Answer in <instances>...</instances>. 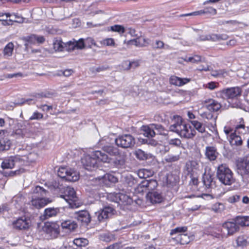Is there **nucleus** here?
<instances>
[{
    "label": "nucleus",
    "mask_w": 249,
    "mask_h": 249,
    "mask_svg": "<svg viewBox=\"0 0 249 249\" xmlns=\"http://www.w3.org/2000/svg\"><path fill=\"white\" fill-rule=\"evenodd\" d=\"M34 101V100L32 99H27L22 98L20 99V102L16 103L17 105L21 106L24 104H28V105L31 104L32 102Z\"/></svg>",
    "instance_id": "nucleus-56"
},
{
    "label": "nucleus",
    "mask_w": 249,
    "mask_h": 249,
    "mask_svg": "<svg viewBox=\"0 0 249 249\" xmlns=\"http://www.w3.org/2000/svg\"><path fill=\"white\" fill-rule=\"evenodd\" d=\"M111 159L106 154L101 151H95L92 156H86L81 159L84 168L89 171H92L97 167V161L109 162Z\"/></svg>",
    "instance_id": "nucleus-3"
},
{
    "label": "nucleus",
    "mask_w": 249,
    "mask_h": 249,
    "mask_svg": "<svg viewBox=\"0 0 249 249\" xmlns=\"http://www.w3.org/2000/svg\"><path fill=\"white\" fill-rule=\"evenodd\" d=\"M105 179L108 180L109 182L112 183H116L118 182V178L114 176L111 174H106L104 176Z\"/></svg>",
    "instance_id": "nucleus-52"
},
{
    "label": "nucleus",
    "mask_w": 249,
    "mask_h": 249,
    "mask_svg": "<svg viewBox=\"0 0 249 249\" xmlns=\"http://www.w3.org/2000/svg\"><path fill=\"white\" fill-rule=\"evenodd\" d=\"M224 132L226 134L228 140H229V136L230 135V134L234 133V131L231 128H230L229 127H227V126L224 127Z\"/></svg>",
    "instance_id": "nucleus-63"
},
{
    "label": "nucleus",
    "mask_w": 249,
    "mask_h": 249,
    "mask_svg": "<svg viewBox=\"0 0 249 249\" xmlns=\"http://www.w3.org/2000/svg\"><path fill=\"white\" fill-rule=\"evenodd\" d=\"M86 46L91 48L92 45H96V43L92 38H87L85 41Z\"/></svg>",
    "instance_id": "nucleus-59"
},
{
    "label": "nucleus",
    "mask_w": 249,
    "mask_h": 249,
    "mask_svg": "<svg viewBox=\"0 0 249 249\" xmlns=\"http://www.w3.org/2000/svg\"><path fill=\"white\" fill-rule=\"evenodd\" d=\"M58 176L69 181H76L79 179V174L73 169L60 167L57 172Z\"/></svg>",
    "instance_id": "nucleus-8"
},
{
    "label": "nucleus",
    "mask_w": 249,
    "mask_h": 249,
    "mask_svg": "<svg viewBox=\"0 0 249 249\" xmlns=\"http://www.w3.org/2000/svg\"><path fill=\"white\" fill-rule=\"evenodd\" d=\"M181 59L184 61L192 63H198L201 61V57L198 55H195L192 57H186L185 58H181Z\"/></svg>",
    "instance_id": "nucleus-43"
},
{
    "label": "nucleus",
    "mask_w": 249,
    "mask_h": 249,
    "mask_svg": "<svg viewBox=\"0 0 249 249\" xmlns=\"http://www.w3.org/2000/svg\"><path fill=\"white\" fill-rule=\"evenodd\" d=\"M154 124L150 125H142L141 127V134H143L147 138L144 139L143 141L148 144L155 146L156 145V142L152 138L154 137L155 135V132L154 130L153 126Z\"/></svg>",
    "instance_id": "nucleus-12"
},
{
    "label": "nucleus",
    "mask_w": 249,
    "mask_h": 249,
    "mask_svg": "<svg viewBox=\"0 0 249 249\" xmlns=\"http://www.w3.org/2000/svg\"><path fill=\"white\" fill-rule=\"evenodd\" d=\"M84 39L80 38L78 41H69L68 42V51L73 50L75 49H82L86 47Z\"/></svg>",
    "instance_id": "nucleus-26"
},
{
    "label": "nucleus",
    "mask_w": 249,
    "mask_h": 249,
    "mask_svg": "<svg viewBox=\"0 0 249 249\" xmlns=\"http://www.w3.org/2000/svg\"><path fill=\"white\" fill-rule=\"evenodd\" d=\"M187 230V227L186 226L177 227L171 231L170 235H173L175 234L178 233L177 237V240L181 244H187L190 242L189 236L186 234L181 233L186 232Z\"/></svg>",
    "instance_id": "nucleus-13"
},
{
    "label": "nucleus",
    "mask_w": 249,
    "mask_h": 249,
    "mask_svg": "<svg viewBox=\"0 0 249 249\" xmlns=\"http://www.w3.org/2000/svg\"><path fill=\"white\" fill-rule=\"evenodd\" d=\"M216 177L225 185H230L234 182L231 170L225 164H221L217 167Z\"/></svg>",
    "instance_id": "nucleus-4"
},
{
    "label": "nucleus",
    "mask_w": 249,
    "mask_h": 249,
    "mask_svg": "<svg viewBox=\"0 0 249 249\" xmlns=\"http://www.w3.org/2000/svg\"><path fill=\"white\" fill-rule=\"evenodd\" d=\"M50 188L54 194L68 202L70 207H73L76 205L78 198L73 188L65 187L56 181L53 182Z\"/></svg>",
    "instance_id": "nucleus-1"
},
{
    "label": "nucleus",
    "mask_w": 249,
    "mask_h": 249,
    "mask_svg": "<svg viewBox=\"0 0 249 249\" xmlns=\"http://www.w3.org/2000/svg\"><path fill=\"white\" fill-rule=\"evenodd\" d=\"M204 8L207 14H211L213 15L216 14V10L212 7H206Z\"/></svg>",
    "instance_id": "nucleus-61"
},
{
    "label": "nucleus",
    "mask_w": 249,
    "mask_h": 249,
    "mask_svg": "<svg viewBox=\"0 0 249 249\" xmlns=\"http://www.w3.org/2000/svg\"><path fill=\"white\" fill-rule=\"evenodd\" d=\"M148 39H146L143 37H139L136 39H132L128 41V43L131 42L132 44H134L135 46L138 47H142L146 46L149 43L148 42Z\"/></svg>",
    "instance_id": "nucleus-34"
},
{
    "label": "nucleus",
    "mask_w": 249,
    "mask_h": 249,
    "mask_svg": "<svg viewBox=\"0 0 249 249\" xmlns=\"http://www.w3.org/2000/svg\"><path fill=\"white\" fill-rule=\"evenodd\" d=\"M102 236L104 237L103 240L106 242H109L114 238L113 235L109 234H105Z\"/></svg>",
    "instance_id": "nucleus-62"
},
{
    "label": "nucleus",
    "mask_w": 249,
    "mask_h": 249,
    "mask_svg": "<svg viewBox=\"0 0 249 249\" xmlns=\"http://www.w3.org/2000/svg\"><path fill=\"white\" fill-rule=\"evenodd\" d=\"M156 180H150L147 181L146 185V187L150 190L146 195V200L147 203L151 204H154L156 203V191L155 188L156 187Z\"/></svg>",
    "instance_id": "nucleus-16"
},
{
    "label": "nucleus",
    "mask_w": 249,
    "mask_h": 249,
    "mask_svg": "<svg viewBox=\"0 0 249 249\" xmlns=\"http://www.w3.org/2000/svg\"><path fill=\"white\" fill-rule=\"evenodd\" d=\"M121 67L124 70L128 71L131 69V64L129 61H124L122 62Z\"/></svg>",
    "instance_id": "nucleus-58"
},
{
    "label": "nucleus",
    "mask_w": 249,
    "mask_h": 249,
    "mask_svg": "<svg viewBox=\"0 0 249 249\" xmlns=\"http://www.w3.org/2000/svg\"><path fill=\"white\" fill-rule=\"evenodd\" d=\"M88 240L86 238H79L75 239L73 243L77 247H84L88 244Z\"/></svg>",
    "instance_id": "nucleus-44"
},
{
    "label": "nucleus",
    "mask_w": 249,
    "mask_h": 249,
    "mask_svg": "<svg viewBox=\"0 0 249 249\" xmlns=\"http://www.w3.org/2000/svg\"><path fill=\"white\" fill-rule=\"evenodd\" d=\"M60 213V209L58 208H49L45 210L44 217L45 219L56 216Z\"/></svg>",
    "instance_id": "nucleus-30"
},
{
    "label": "nucleus",
    "mask_w": 249,
    "mask_h": 249,
    "mask_svg": "<svg viewBox=\"0 0 249 249\" xmlns=\"http://www.w3.org/2000/svg\"><path fill=\"white\" fill-rule=\"evenodd\" d=\"M108 198L112 201L124 205H130L134 201L130 195L124 194L123 192L111 193L108 196Z\"/></svg>",
    "instance_id": "nucleus-7"
},
{
    "label": "nucleus",
    "mask_w": 249,
    "mask_h": 249,
    "mask_svg": "<svg viewBox=\"0 0 249 249\" xmlns=\"http://www.w3.org/2000/svg\"><path fill=\"white\" fill-rule=\"evenodd\" d=\"M104 152L108 153L110 156H117L120 154L119 149L115 146L112 145H106L103 147Z\"/></svg>",
    "instance_id": "nucleus-31"
},
{
    "label": "nucleus",
    "mask_w": 249,
    "mask_h": 249,
    "mask_svg": "<svg viewBox=\"0 0 249 249\" xmlns=\"http://www.w3.org/2000/svg\"><path fill=\"white\" fill-rule=\"evenodd\" d=\"M25 160L19 155L10 156L5 158L1 163V167L2 169H12L16 165L18 166L23 165Z\"/></svg>",
    "instance_id": "nucleus-6"
},
{
    "label": "nucleus",
    "mask_w": 249,
    "mask_h": 249,
    "mask_svg": "<svg viewBox=\"0 0 249 249\" xmlns=\"http://www.w3.org/2000/svg\"><path fill=\"white\" fill-rule=\"evenodd\" d=\"M11 144L10 141L7 139L0 140V152L9 150Z\"/></svg>",
    "instance_id": "nucleus-37"
},
{
    "label": "nucleus",
    "mask_w": 249,
    "mask_h": 249,
    "mask_svg": "<svg viewBox=\"0 0 249 249\" xmlns=\"http://www.w3.org/2000/svg\"><path fill=\"white\" fill-rule=\"evenodd\" d=\"M116 157V158L114 161L115 165L117 166H121L124 165L125 161V155L124 153L120 152V154Z\"/></svg>",
    "instance_id": "nucleus-36"
},
{
    "label": "nucleus",
    "mask_w": 249,
    "mask_h": 249,
    "mask_svg": "<svg viewBox=\"0 0 249 249\" xmlns=\"http://www.w3.org/2000/svg\"><path fill=\"white\" fill-rule=\"evenodd\" d=\"M168 117L164 114H161L158 115L157 120L159 122H163L165 125L168 124Z\"/></svg>",
    "instance_id": "nucleus-50"
},
{
    "label": "nucleus",
    "mask_w": 249,
    "mask_h": 249,
    "mask_svg": "<svg viewBox=\"0 0 249 249\" xmlns=\"http://www.w3.org/2000/svg\"><path fill=\"white\" fill-rule=\"evenodd\" d=\"M29 220L26 217H20L14 221L12 225L14 229L18 230H26L30 226Z\"/></svg>",
    "instance_id": "nucleus-19"
},
{
    "label": "nucleus",
    "mask_w": 249,
    "mask_h": 249,
    "mask_svg": "<svg viewBox=\"0 0 249 249\" xmlns=\"http://www.w3.org/2000/svg\"><path fill=\"white\" fill-rule=\"evenodd\" d=\"M236 243L238 246L244 247L248 245V238L245 236H240L236 239Z\"/></svg>",
    "instance_id": "nucleus-45"
},
{
    "label": "nucleus",
    "mask_w": 249,
    "mask_h": 249,
    "mask_svg": "<svg viewBox=\"0 0 249 249\" xmlns=\"http://www.w3.org/2000/svg\"><path fill=\"white\" fill-rule=\"evenodd\" d=\"M240 199V196L238 195H233V196L230 197L228 198V201L229 202H230L231 203H235L236 202L239 201Z\"/></svg>",
    "instance_id": "nucleus-55"
},
{
    "label": "nucleus",
    "mask_w": 249,
    "mask_h": 249,
    "mask_svg": "<svg viewBox=\"0 0 249 249\" xmlns=\"http://www.w3.org/2000/svg\"><path fill=\"white\" fill-rule=\"evenodd\" d=\"M114 210L110 206L105 207L102 210L95 213L94 217L100 222L105 220L114 214Z\"/></svg>",
    "instance_id": "nucleus-15"
},
{
    "label": "nucleus",
    "mask_w": 249,
    "mask_h": 249,
    "mask_svg": "<svg viewBox=\"0 0 249 249\" xmlns=\"http://www.w3.org/2000/svg\"><path fill=\"white\" fill-rule=\"evenodd\" d=\"M120 243H116L111 245L108 246L107 249H119L121 248Z\"/></svg>",
    "instance_id": "nucleus-64"
},
{
    "label": "nucleus",
    "mask_w": 249,
    "mask_h": 249,
    "mask_svg": "<svg viewBox=\"0 0 249 249\" xmlns=\"http://www.w3.org/2000/svg\"><path fill=\"white\" fill-rule=\"evenodd\" d=\"M218 84L215 82H209L205 85L206 88L213 90L217 87Z\"/></svg>",
    "instance_id": "nucleus-60"
},
{
    "label": "nucleus",
    "mask_w": 249,
    "mask_h": 249,
    "mask_svg": "<svg viewBox=\"0 0 249 249\" xmlns=\"http://www.w3.org/2000/svg\"><path fill=\"white\" fill-rule=\"evenodd\" d=\"M203 182L207 189L216 187V181L214 178L209 173H205L203 176Z\"/></svg>",
    "instance_id": "nucleus-22"
},
{
    "label": "nucleus",
    "mask_w": 249,
    "mask_h": 249,
    "mask_svg": "<svg viewBox=\"0 0 249 249\" xmlns=\"http://www.w3.org/2000/svg\"><path fill=\"white\" fill-rule=\"evenodd\" d=\"M219 93L223 98L232 99L241 96L242 89L238 87H235L223 89L220 91Z\"/></svg>",
    "instance_id": "nucleus-11"
},
{
    "label": "nucleus",
    "mask_w": 249,
    "mask_h": 249,
    "mask_svg": "<svg viewBox=\"0 0 249 249\" xmlns=\"http://www.w3.org/2000/svg\"><path fill=\"white\" fill-rule=\"evenodd\" d=\"M228 38V36L226 34H211L200 36L198 40L199 41L211 40L213 41H217L225 40Z\"/></svg>",
    "instance_id": "nucleus-17"
},
{
    "label": "nucleus",
    "mask_w": 249,
    "mask_h": 249,
    "mask_svg": "<svg viewBox=\"0 0 249 249\" xmlns=\"http://www.w3.org/2000/svg\"><path fill=\"white\" fill-rule=\"evenodd\" d=\"M211 210L215 213H221L225 210V206L222 203L216 202L212 205Z\"/></svg>",
    "instance_id": "nucleus-39"
},
{
    "label": "nucleus",
    "mask_w": 249,
    "mask_h": 249,
    "mask_svg": "<svg viewBox=\"0 0 249 249\" xmlns=\"http://www.w3.org/2000/svg\"><path fill=\"white\" fill-rule=\"evenodd\" d=\"M14 44L12 42L8 43L3 49V54L4 56H10L12 55L14 50Z\"/></svg>",
    "instance_id": "nucleus-41"
},
{
    "label": "nucleus",
    "mask_w": 249,
    "mask_h": 249,
    "mask_svg": "<svg viewBox=\"0 0 249 249\" xmlns=\"http://www.w3.org/2000/svg\"><path fill=\"white\" fill-rule=\"evenodd\" d=\"M33 193L36 195L35 196V197L43 198L42 197H44L47 195L48 192L43 187L39 186H36L33 189Z\"/></svg>",
    "instance_id": "nucleus-32"
},
{
    "label": "nucleus",
    "mask_w": 249,
    "mask_h": 249,
    "mask_svg": "<svg viewBox=\"0 0 249 249\" xmlns=\"http://www.w3.org/2000/svg\"><path fill=\"white\" fill-rule=\"evenodd\" d=\"M116 144L122 148H131L135 144V138L130 134L119 136L115 139Z\"/></svg>",
    "instance_id": "nucleus-9"
},
{
    "label": "nucleus",
    "mask_w": 249,
    "mask_h": 249,
    "mask_svg": "<svg viewBox=\"0 0 249 249\" xmlns=\"http://www.w3.org/2000/svg\"><path fill=\"white\" fill-rule=\"evenodd\" d=\"M110 31L114 32H117L120 35H122L126 31L125 28L121 25L115 24L110 26Z\"/></svg>",
    "instance_id": "nucleus-42"
},
{
    "label": "nucleus",
    "mask_w": 249,
    "mask_h": 249,
    "mask_svg": "<svg viewBox=\"0 0 249 249\" xmlns=\"http://www.w3.org/2000/svg\"><path fill=\"white\" fill-rule=\"evenodd\" d=\"M206 103H208L206 105L207 108L211 111H217L221 107V104L213 99H210Z\"/></svg>",
    "instance_id": "nucleus-29"
},
{
    "label": "nucleus",
    "mask_w": 249,
    "mask_h": 249,
    "mask_svg": "<svg viewBox=\"0 0 249 249\" xmlns=\"http://www.w3.org/2000/svg\"><path fill=\"white\" fill-rule=\"evenodd\" d=\"M52 202V200L49 198H38L33 199L31 201V204L34 208L39 209L45 206L47 204Z\"/></svg>",
    "instance_id": "nucleus-21"
},
{
    "label": "nucleus",
    "mask_w": 249,
    "mask_h": 249,
    "mask_svg": "<svg viewBox=\"0 0 249 249\" xmlns=\"http://www.w3.org/2000/svg\"><path fill=\"white\" fill-rule=\"evenodd\" d=\"M102 44L105 45L106 46H114L115 45V42L113 38H107L104 39L102 41Z\"/></svg>",
    "instance_id": "nucleus-51"
},
{
    "label": "nucleus",
    "mask_w": 249,
    "mask_h": 249,
    "mask_svg": "<svg viewBox=\"0 0 249 249\" xmlns=\"http://www.w3.org/2000/svg\"><path fill=\"white\" fill-rule=\"evenodd\" d=\"M61 227L63 229L67 230V231H71L75 230L77 227L75 222L71 220H67L61 223Z\"/></svg>",
    "instance_id": "nucleus-27"
},
{
    "label": "nucleus",
    "mask_w": 249,
    "mask_h": 249,
    "mask_svg": "<svg viewBox=\"0 0 249 249\" xmlns=\"http://www.w3.org/2000/svg\"><path fill=\"white\" fill-rule=\"evenodd\" d=\"M43 114L36 111L34 112L33 115L29 118V120L32 121L34 120H39L42 119Z\"/></svg>",
    "instance_id": "nucleus-47"
},
{
    "label": "nucleus",
    "mask_w": 249,
    "mask_h": 249,
    "mask_svg": "<svg viewBox=\"0 0 249 249\" xmlns=\"http://www.w3.org/2000/svg\"><path fill=\"white\" fill-rule=\"evenodd\" d=\"M190 122L196 129L200 133H203L205 132V126L201 123L196 120L191 121Z\"/></svg>",
    "instance_id": "nucleus-40"
},
{
    "label": "nucleus",
    "mask_w": 249,
    "mask_h": 249,
    "mask_svg": "<svg viewBox=\"0 0 249 249\" xmlns=\"http://www.w3.org/2000/svg\"><path fill=\"white\" fill-rule=\"evenodd\" d=\"M222 227L227 230V236L232 235L239 230V226L236 224L234 220L224 222Z\"/></svg>",
    "instance_id": "nucleus-18"
},
{
    "label": "nucleus",
    "mask_w": 249,
    "mask_h": 249,
    "mask_svg": "<svg viewBox=\"0 0 249 249\" xmlns=\"http://www.w3.org/2000/svg\"><path fill=\"white\" fill-rule=\"evenodd\" d=\"M75 218L83 225H88L91 221V217L87 211H82L75 213Z\"/></svg>",
    "instance_id": "nucleus-20"
},
{
    "label": "nucleus",
    "mask_w": 249,
    "mask_h": 249,
    "mask_svg": "<svg viewBox=\"0 0 249 249\" xmlns=\"http://www.w3.org/2000/svg\"><path fill=\"white\" fill-rule=\"evenodd\" d=\"M73 72V71L71 69H67L65 70L64 71H60L58 74H57L58 76L64 75L66 77H68L71 75V74Z\"/></svg>",
    "instance_id": "nucleus-54"
},
{
    "label": "nucleus",
    "mask_w": 249,
    "mask_h": 249,
    "mask_svg": "<svg viewBox=\"0 0 249 249\" xmlns=\"http://www.w3.org/2000/svg\"><path fill=\"white\" fill-rule=\"evenodd\" d=\"M234 220L238 226H249V216H237Z\"/></svg>",
    "instance_id": "nucleus-33"
},
{
    "label": "nucleus",
    "mask_w": 249,
    "mask_h": 249,
    "mask_svg": "<svg viewBox=\"0 0 249 249\" xmlns=\"http://www.w3.org/2000/svg\"><path fill=\"white\" fill-rule=\"evenodd\" d=\"M237 172L243 178L249 177V155L240 159L237 163Z\"/></svg>",
    "instance_id": "nucleus-10"
},
{
    "label": "nucleus",
    "mask_w": 249,
    "mask_h": 249,
    "mask_svg": "<svg viewBox=\"0 0 249 249\" xmlns=\"http://www.w3.org/2000/svg\"><path fill=\"white\" fill-rule=\"evenodd\" d=\"M172 121L173 124L169 127L171 131L175 132L180 137L186 139H193L196 135V130L190 125L183 124L181 117L174 116Z\"/></svg>",
    "instance_id": "nucleus-2"
},
{
    "label": "nucleus",
    "mask_w": 249,
    "mask_h": 249,
    "mask_svg": "<svg viewBox=\"0 0 249 249\" xmlns=\"http://www.w3.org/2000/svg\"><path fill=\"white\" fill-rule=\"evenodd\" d=\"M24 172V170L23 168H20L18 170L15 171H10L8 173H4L5 176L13 177L17 175H19Z\"/></svg>",
    "instance_id": "nucleus-48"
},
{
    "label": "nucleus",
    "mask_w": 249,
    "mask_h": 249,
    "mask_svg": "<svg viewBox=\"0 0 249 249\" xmlns=\"http://www.w3.org/2000/svg\"><path fill=\"white\" fill-rule=\"evenodd\" d=\"M205 155L210 161H213L217 159L219 153L216 147L209 146L206 147Z\"/></svg>",
    "instance_id": "nucleus-24"
},
{
    "label": "nucleus",
    "mask_w": 249,
    "mask_h": 249,
    "mask_svg": "<svg viewBox=\"0 0 249 249\" xmlns=\"http://www.w3.org/2000/svg\"><path fill=\"white\" fill-rule=\"evenodd\" d=\"M199 163L196 160H189L185 165V169L188 175H194L196 171L199 170Z\"/></svg>",
    "instance_id": "nucleus-23"
},
{
    "label": "nucleus",
    "mask_w": 249,
    "mask_h": 249,
    "mask_svg": "<svg viewBox=\"0 0 249 249\" xmlns=\"http://www.w3.org/2000/svg\"><path fill=\"white\" fill-rule=\"evenodd\" d=\"M36 35H32L30 36H28L24 38V40L30 44H35L36 41Z\"/></svg>",
    "instance_id": "nucleus-49"
},
{
    "label": "nucleus",
    "mask_w": 249,
    "mask_h": 249,
    "mask_svg": "<svg viewBox=\"0 0 249 249\" xmlns=\"http://www.w3.org/2000/svg\"><path fill=\"white\" fill-rule=\"evenodd\" d=\"M171 145L179 147L181 144V141L179 139H173L170 140L168 142Z\"/></svg>",
    "instance_id": "nucleus-57"
},
{
    "label": "nucleus",
    "mask_w": 249,
    "mask_h": 249,
    "mask_svg": "<svg viewBox=\"0 0 249 249\" xmlns=\"http://www.w3.org/2000/svg\"><path fill=\"white\" fill-rule=\"evenodd\" d=\"M157 130L158 131L157 135H159L157 139H160V136L162 137L161 143H160L157 142V150H158L159 152L161 154H165L170 149L167 142V131L160 124H157Z\"/></svg>",
    "instance_id": "nucleus-5"
},
{
    "label": "nucleus",
    "mask_w": 249,
    "mask_h": 249,
    "mask_svg": "<svg viewBox=\"0 0 249 249\" xmlns=\"http://www.w3.org/2000/svg\"><path fill=\"white\" fill-rule=\"evenodd\" d=\"M53 49L55 51H63L65 47H68V43L67 44L62 42L61 40H56L53 43Z\"/></svg>",
    "instance_id": "nucleus-35"
},
{
    "label": "nucleus",
    "mask_w": 249,
    "mask_h": 249,
    "mask_svg": "<svg viewBox=\"0 0 249 249\" xmlns=\"http://www.w3.org/2000/svg\"><path fill=\"white\" fill-rule=\"evenodd\" d=\"M159 176L160 179L167 186H173L179 180V177L177 175L172 173L168 174L166 172H162L159 174Z\"/></svg>",
    "instance_id": "nucleus-14"
},
{
    "label": "nucleus",
    "mask_w": 249,
    "mask_h": 249,
    "mask_svg": "<svg viewBox=\"0 0 249 249\" xmlns=\"http://www.w3.org/2000/svg\"><path fill=\"white\" fill-rule=\"evenodd\" d=\"M228 140L232 146H239L242 144L241 138L236 134L235 131H234L233 133L230 134Z\"/></svg>",
    "instance_id": "nucleus-28"
},
{
    "label": "nucleus",
    "mask_w": 249,
    "mask_h": 249,
    "mask_svg": "<svg viewBox=\"0 0 249 249\" xmlns=\"http://www.w3.org/2000/svg\"><path fill=\"white\" fill-rule=\"evenodd\" d=\"M134 154L136 157L140 160H143L146 158V156L144 152L141 149L136 150Z\"/></svg>",
    "instance_id": "nucleus-46"
},
{
    "label": "nucleus",
    "mask_w": 249,
    "mask_h": 249,
    "mask_svg": "<svg viewBox=\"0 0 249 249\" xmlns=\"http://www.w3.org/2000/svg\"><path fill=\"white\" fill-rule=\"evenodd\" d=\"M191 79L190 78H181L175 75L171 76L169 79V82L171 84L178 87H181L189 83Z\"/></svg>",
    "instance_id": "nucleus-25"
},
{
    "label": "nucleus",
    "mask_w": 249,
    "mask_h": 249,
    "mask_svg": "<svg viewBox=\"0 0 249 249\" xmlns=\"http://www.w3.org/2000/svg\"><path fill=\"white\" fill-rule=\"evenodd\" d=\"M179 159L178 155H168L165 160L167 162H172L178 161Z\"/></svg>",
    "instance_id": "nucleus-53"
},
{
    "label": "nucleus",
    "mask_w": 249,
    "mask_h": 249,
    "mask_svg": "<svg viewBox=\"0 0 249 249\" xmlns=\"http://www.w3.org/2000/svg\"><path fill=\"white\" fill-rule=\"evenodd\" d=\"M201 116L203 119H206L208 120H213L214 124H211V126L214 129L216 126V118L213 117V114L211 112H204L201 114Z\"/></svg>",
    "instance_id": "nucleus-38"
}]
</instances>
